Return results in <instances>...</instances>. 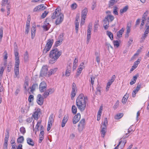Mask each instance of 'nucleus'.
Listing matches in <instances>:
<instances>
[{"instance_id": "nucleus-1", "label": "nucleus", "mask_w": 149, "mask_h": 149, "mask_svg": "<svg viewBox=\"0 0 149 149\" xmlns=\"http://www.w3.org/2000/svg\"><path fill=\"white\" fill-rule=\"evenodd\" d=\"M87 97H85L83 94H80L77 97L76 104L78 109L81 112L83 111L86 107V100Z\"/></svg>"}, {"instance_id": "nucleus-2", "label": "nucleus", "mask_w": 149, "mask_h": 149, "mask_svg": "<svg viewBox=\"0 0 149 149\" xmlns=\"http://www.w3.org/2000/svg\"><path fill=\"white\" fill-rule=\"evenodd\" d=\"M61 54V51H59L57 48L53 49L49 53V57L50 59L49 63L51 64L55 63Z\"/></svg>"}, {"instance_id": "nucleus-3", "label": "nucleus", "mask_w": 149, "mask_h": 149, "mask_svg": "<svg viewBox=\"0 0 149 149\" xmlns=\"http://www.w3.org/2000/svg\"><path fill=\"white\" fill-rule=\"evenodd\" d=\"M57 18L55 21V23L56 25L60 24L63 21L64 19V16L62 13H61L60 11L56 8L55 12L53 13L52 16V19Z\"/></svg>"}, {"instance_id": "nucleus-4", "label": "nucleus", "mask_w": 149, "mask_h": 149, "mask_svg": "<svg viewBox=\"0 0 149 149\" xmlns=\"http://www.w3.org/2000/svg\"><path fill=\"white\" fill-rule=\"evenodd\" d=\"M54 42V40L52 39H49L47 41V42L43 50V53L46 54L50 50L52 47V45Z\"/></svg>"}, {"instance_id": "nucleus-5", "label": "nucleus", "mask_w": 149, "mask_h": 149, "mask_svg": "<svg viewBox=\"0 0 149 149\" xmlns=\"http://www.w3.org/2000/svg\"><path fill=\"white\" fill-rule=\"evenodd\" d=\"M102 125H101V128H102L101 131L102 136L103 137H104L106 133V130L107 129L108 125V120L107 118H105L103 123H102Z\"/></svg>"}, {"instance_id": "nucleus-6", "label": "nucleus", "mask_w": 149, "mask_h": 149, "mask_svg": "<svg viewBox=\"0 0 149 149\" xmlns=\"http://www.w3.org/2000/svg\"><path fill=\"white\" fill-rule=\"evenodd\" d=\"M86 122L85 119H81L79 121L78 125V130L79 132H81L85 128Z\"/></svg>"}, {"instance_id": "nucleus-7", "label": "nucleus", "mask_w": 149, "mask_h": 149, "mask_svg": "<svg viewBox=\"0 0 149 149\" xmlns=\"http://www.w3.org/2000/svg\"><path fill=\"white\" fill-rule=\"evenodd\" d=\"M19 64H15L14 70L15 74L14 77V78H17V79L19 78Z\"/></svg>"}, {"instance_id": "nucleus-8", "label": "nucleus", "mask_w": 149, "mask_h": 149, "mask_svg": "<svg viewBox=\"0 0 149 149\" xmlns=\"http://www.w3.org/2000/svg\"><path fill=\"white\" fill-rule=\"evenodd\" d=\"M48 71V67L47 65L42 67L40 73V76L43 77L47 75Z\"/></svg>"}, {"instance_id": "nucleus-9", "label": "nucleus", "mask_w": 149, "mask_h": 149, "mask_svg": "<svg viewBox=\"0 0 149 149\" xmlns=\"http://www.w3.org/2000/svg\"><path fill=\"white\" fill-rule=\"evenodd\" d=\"M47 85L44 81L41 82L39 85V90L40 92H44L47 89Z\"/></svg>"}, {"instance_id": "nucleus-10", "label": "nucleus", "mask_w": 149, "mask_h": 149, "mask_svg": "<svg viewBox=\"0 0 149 149\" xmlns=\"http://www.w3.org/2000/svg\"><path fill=\"white\" fill-rule=\"evenodd\" d=\"M36 101L37 103L40 105L43 104L44 102V98L41 94H38L37 97Z\"/></svg>"}, {"instance_id": "nucleus-11", "label": "nucleus", "mask_w": 149, "mask_h": 149, "mask_svg": "<svg viewBox=\"0 0 149 149\" xmlns=\"http://www.w3.org/2000/svg\"><path fill=\"white\" fill-rule=\"evenodd\" d=\"M41 113L40 109L38 108L33 113L32 115V117L34 119L37 120L38 118V115Z\"/></svg>"}, {"instance_id": "nucleus-12", "label": "nucleus", "mask_w": 149, "mask_h": 149, "mask_svg": "<svg viewBox=\"0 0 149 149\" xmlns=\"http://www.w3.org/2000/svg\"><path fill=\"white\" fill-rule=\"evenodd\" d=\"M46 7L44 6L43 4H41L36 6L33 9L34 12H38L44 10Z\"/></svg>"}, {"instance_id": "nucleus-13", "label": "nucleus", "mask_w": 149, "mask_h": 149, "mask_svg": "<svg viewBox=\"0 0 149 149\" xmlns=\"http://www.w3.org/2000/svg\"><path fill=\"white\" fill-rule=\"evenodd\" d=\"M81 118V115L78 113L74 116L72 120V122L74 124H75L79 122Z\"/></svg>"}, {"instance_id": "nucleus-14", "label": "nucleus", "mask_w": 149, "mask_h": 149, "mask_svg": "<svg viewBox=\"0 0 149 149\" xmlns=\"http://www.w3.org/2000/svg\"><path fill=\"white\" fill-rule=\"evenodd\" d=\"M14 55L15 56V64H19V53L18 52L14 51Z\"/></svg>"}, {"instance_id": "nucleus-15", "label": "nucleus", "mask_w": 149, "mask_h": 149, "mask_svg": "<svg viewBox=\"0 0 149 149\" xmlns=\"http://www.w3.org/2000/svg\"><path fill=\"white\" fill-rule=\"evenodd\" d=\"M71 69L72 65H71L69 64L67 66L65 74L66 76L68 77L70 75Z\"/></svg>"}, {"instance_id": "nucleus-16", "label": "nucleus", "mask_w": 149, "mask_h": 149, "mask_svg": "<svg viewBox=\"0 0 149 149\" xmlns=\"http://www.w3.org/2000/svg\"><path fill=\"white\" fill-rule=\"evenodd\" d=\"M140 63V60L138 59L137 61H135L134 64L130 70V72H132L134 69H135L138 66V65Z\"/></svg>"}, {"instance_id": "nucleus-17", "label": "nucleus", "mask_w": 149, "mask_h": 149, "mask_svg": "<svg viewBox=\"0 0 149 149\" xmlns=\"http://www.w3.org/2000/svg\"><path fill=\"white\" fill-rule=\"evenodd\" d=\"M68 117L67 115H65L64 116L62 122L61 127H63L65 126V124L68 121Z\"/></svg>"}, {"instance_id": "nucleus-18", "label": "nucleus", "mask_w": 149, "mask_h": 149, "mask_svg": "<svg viewBox=\"0 0 149 149\" xmlns=\"http://www.w3.org/2000/svg\"><path fill=\"white\" fill-rule=\"evenodd\" d=\"M125 29L122 28L120 31H118L117 33V36L118 38H120L122 37V34L123 33Z\"/></svg>"}, {"instance_id": "nucleus-19", "label": "nucleus", "mask_w": 149, "mask_h": 149, "mask_svg": "<svg viewBox=\"0 0 149 149\" xmlns=\"http://www.w3.org/2000/svg\"><path fill=\"white\" fill-rule=\"evenodd\" d=\"M27 143L29 145L33 146L34 145V143L33 141L30 138H27L26 139Z\"/></svg>"}, {"instance_id": "nucleus-20", "label": "nucleus", "mask_w": 149, "mask_h": 149, "mask_svg": "<svg viewBox=\"0 0 149 149\" xmlns=\"http://www.w3.org/2000/svg\"><path fill=\"white\" fill-rule=\"evenodd\" d=\"M77 89L72 88V91L71 94V97L72 100H73L76 95L77 92Z\"/></svg>"}, {"instance_id": "nucleus-21", "label": "nucleus", "mask_w": 149, "mask_h": 149, "mask_svg": "<svg viewBox=\"0 0 149 149\" xmlns=\"http://www.w3.org/2000/svg\"><path fill=\"white\" fill-rule=\"evenodd\" d=\"M36 30V27L33 26L31 29V38L33 39L34 37L35 32Z\"/></svg>"}, {"instance_id": "nucleus-22", "label": "nucleus", "mask_w": 149, "mask_h": 149, "mask_svg": "<svg viewBox=\"0 0 149 149\" xmlns=\"http://www.w3.org/2000/svg\"><path fill=\"white\" fill-rule=\"evenodd\" d=\"M99 26V21L97 20L96 21L95 23L94 26V31L96 32L97 31V29Z\"/></svg>"}, {"instance_id": "nucleus-23", "label": "nucleus", "mask_w": 149, "mask_h": 149, "mask_svg": "<svg viewBox=\"0 0 149 149\" xmlns=\"http://www.w3.org/2000/svg\"><path fill=\"white\" fill-rule=\"evenodd\" d=\"M128 97V95H127V94L124 96L122 101V102L123 104H125L126 103Z\"/></svg>"}, {"instance_id": "nucleus-24", "label": "nucleus", "mask_w": 149, "mask_h": 149, "mask_svg": "<svg viewBox=\"0 0 149 149\" xmlns=\"http://www.w3.org/2000/svg\"><path fill=\"white\" fill-rule=\"evenodd\" d=\"M128 8V6H126L123 8V9H121L120 10V14L122 15L123 13L126 12Z\"/></svg>"}, {"instance_id": "nucleus-25", "label": "nucleus", "mask_w": 149, "mask_h": 149, "mask_svg": "<svg viewBox=\"0 0 149 149\" xmlns=\"http://www.w3.org/2000/svg\"><path fill=\"white\" fill-rule=\"evenodd\" d=\"M138 76V75H136L133 77V80H132V81L130 82V85H132L135 83Z\"/></svg>"}, {"instance_id": "nucleus-26", "label": "nucleus", "mask_w": 149, "mask_h": 149, "mask_svg": "<svg viewBox=\"0 0 149 149\" xmlns=\"http://www.w3.org/2000/svg\"><path fill=\"white\" fill-rule=\"evenodd\" d=\"M38 87V85L37 84H33L31 87H30L31 89V92H33L35 90L36 88Z\"/></svg>"}, {"instance_id": "nucleus-27", "label": "nucleus", "mask_w": 149, "mask_h": 149, "mask_svg": "<svg viewBox=\"0 0 149 149\" xmlns=\"http://www.w3.org/2000/svg\"><path fill=\"white\" fill-rule=\"evenodd\" d=\"M54 121V115L53 114H52L50 116L48 123H52Z\"/></svg>"}, {"instance_id": "nucleus-28", "label": "nucleus", "mask_w": 149, "mask_h": 149, "mask_svg": "<svg viewBox=\"0 0 149 149\" xmlns=\"http://www.w3.org/2000/svg\"><path fill=\"white\" fill-rule=\"evenodd\" d=\"M109 21V22H112L114 19V17L111 15H108L105 17Z\"/></svg>"}, {"instance_id": "nucleus-29", "label": "nucleus", "mask_w": 149, "mask_h": 149, "mask_svg": "<svg viewBox=\"0 0 149 149\" xmlns=\"http://www.w3.org/2000/svg\"><path fill=\"white\" fill-rule=\"evenodd\" d=\"M107 34L111 40H112L113 39V35L112 33L110 31H107Z\"/></svg>"}, {"instance_id": "nucleus-30", "label": "nucleus", "mask_w": 149, "mask_h": 149, "mask_svg": "<svg viewBox=\"0 0 149 149\" xmlns=\"http://www.w3.org/2000/svg\"><path fill=\"white\" fill-rule=\"evenodd\" d=\"M77 108L74 105H73L72 106V113L74 114H75L76 113L77 111Z\"/></svg>"}, {"instance_id": "nucleus-31", "label": "nucleus", "mask_w": 149, "mask_h": 149, "mask_svg": "<svg viewBox=\"0 0 149 149\" xmlns=\"http://www.w3.org/2000/svg\"><path fill=\"white\" fill-rule=\"evenodd\" d=\"M118 0H110L109 1V5L113 6L115 3H116Z\"/></svg>"}, {"instance_id": "nucleus-32", "label": "nucleus", "mask_w": 149, "mask_h": 149, "mask_svg": "<svg viewBox=\"0 0 149 149\" xmlns=\"http://www.w3.org/2000/svg\"><path fill=\"white\" fill-rule=\"evenodd\" d=\"M112 83L109 81V82L107 83V86L106 88V91H107L109 90V89L111 85L112 84Z\"/></svg>"}, {"instance_id": "nucleus-33", "label": "nucleus", "mask_w": 149, "mask_h": 149, "mask_svg": "<svg viewBox=\"0 0 149 149\" xmlns=\"http://www.w3.org/2000/svg\"><path fill=\"white\" fill-rule=\"evenodd\" d=\"M63 39V33H61L58 37V40L62 43V41Z\"/></svg>"}, {"instance_id": "nucleus-34", "label": "nucleus", "mask_w": 149, "mask_h": 149, "mask_svg": "<svg viewBox=\"0 0 149 149\" xmlns=\"http://www.w3.org/2000/svg\"><path fill=\"white\" fill-rule=\"evenodd\" d=\"M24 138L23 136H21L19 137L17 139V142L18 143H22L23 142Z\"/></svg>"}, {"instance_id": "nucleus-35", "label": "nucleus", "mask_w": 149, "mask_h": 149, "mask_svg": "<svg viewBox=\"0 0 149 149\" xmlns=\"http://www.w3.org/2000/svg\"><path fill=\"white\" fill-rule=\"evenodd\" d=\"M57 68H55L54 69L51 70L49 72V73L50 74H54L57 71Z\"/></svg>"}, {"instance_id": "nucleus-36", "label": "nucleus", "mask_w": 149, "mask_h": 149, "mask_svg": "<svg viewBox=\"0 0 149 149\" xmlns=\"http://www.w3.org/2000/svg\"><path fill=\"white\" fill-rule=\"evenodd\" d=\"M148 34H146L144 32V34L142 36L141 38V40H140V42L141 43L145 39L146 37L147 36Z\"/></svg>"}, {"instance_id": "nucleus-37", "label": "nucleus", "mask_w": 149, "mask_h": 149, "mask_svg": "<svg viewBox=\"0 0 149 149\" xmlns=\"http://www.w3.org/2000/svg\"><path fill=\"white\" fill-rule=\"evenodd\" d=\"M88 13V10L87 8H85L82 11L81 15H86Z\"/></svg>"}, {"instance_id": "nucleus-38", "label": "nucleus", "mask_w": 149, "mask_h": 149, "mask_svg": "<svg viewBox=\"0 0 149 149\" xmlns=\"http://www.w3.org/2000/svg\"><path fill=\"white\" fill-rule=\"evenodd\" d=\"M123 116V113H120L116 115L115 116V118L116 119H119L121 118Z\"/></svg>"}, {"instance_id": "nucleus-39", "label": "nucleus", "mask_w": 149, "mask_h": 149, "mask_svg": "<svg viewBox=\"0 0 149 149\" xmlns=\"http://www.w3.org/2000/svg\"><path fill=\"white\" fill-rule=\"evenodd\" d=\"M49 94L47 90H46L44 93L43 94V96L44 98H46L48 96Z\"/></svg>"}, {"instance_id": "nucleus-40", "label": "nucleus", "mask_w": 149, "mask_h": 149, "mask_svg": "<svg viewBox=\"0 0 149 149\" xmlns=\"http://www.w3.org/2000/svg\"><path fill=\"white\" fill-rule=\"evenodd\" d=\"M3 27H1L0 29V42H1L3 36Z\"/></svg>"}, {"instance_id": "nucleus-41", "label": "nucleus", "mask_w": 149, "mask_h": 149, "mask_svg": "<svg viewBox=\"0 0 149 149\" xmlns=\"http://www.w3.org/2000/svg\"><path fill=\"white\" fill-rule=\"evenodd\" d=\"M148 13V11H146L143 14L142 18V20H144L145 21L146 20V17L147 16Z\"/></svg>"}, {"instance_id": "nucleus-42", "label": "nucleus", "mask_w": 149, "mask_h": 149, "mask_svg": "<svg viewBox=\"0 0 149 149\" xmlns=\"http://www.w3.org/2000/svg\"><path fill=\"white\" fill-rule=\"evenodd\" d=\"M6 4H7V6H8V5H9V3H8V0H3L1 3L2 6H5Z\"/></svg>"}, {"instance_id": "nucleus-43", "label": "nucleus", "mask_w": 149, "mask_h": 149, "mask_svg": "<svg viewBox=\"0 0 149 149\" xmlns=\"http://www.w3.org/2000/svg\"><path fill=\"white\" fill-rule=\"evenodd\" d=\"M103 23L104 25H109V21L105 17L103 20Z\"/></svg>"}, {"instance_id": "nucleus-44", "label": "nucleus", "mask_w": 149, "mask_h": 149, "mask_svg": "<svg viewBox=\"0 0 149 149\" xmlns=\"http://www.w3.org/2000/svg\"><path fill=\"white\" fill-rule=\"evenodd\" d=\"M34 96L33 95H30L28 98V101L29 102H31L33 100Z\"/></svg>"}, {"instance_id": "nucleus-45", "label": "nucleus", "mask_w": 149, "mask_h": 149, "mask_svg": "<svg viewBox=\"0 0 149 149\" xmlns=\"http://www.w3.org/2000/svg\"><path fill=\"white\" fill-rule=\"evenodd\" d=\"M97 93L99 95L101 94V88L100 86H98L97 88Z\"/></svg>"}, {"instance_id": "nucleus-46", "label": "nucleus", "mask_w": 149, "mask_h": 149, "mask_svg": "<svg viewBox=\"0 0 149 149\" xmlns=\"http://www.w3.org/2000/svg\"><path fill=\"white\" fill-rule=\"evenodd\" d=\"M95 78V77L93 75H91V84L93 85L94 83V80Z\"/></svg>"}, {"instance_id": "nucleus-47", "label": "nucleus", "mask_w": 149, "mask_h": 149, "mask_svg": "<svg viewBox=\"0 0 149 149\" xmlns=\"http://www.w3.org/2000/svg\"><path fill=\"white\" fill-rule=\"evenodd\" d=\"M20 132L23 134H24L26 132L25 129L24 127H22L20 128Z\"/></svg>"}, {"instance_id": "nucleus-48", "label": "nucleus", "mask_w": 149, "mask_h": 149, "mask_svg": "<svg viewBox=\"0 0 149 149\" xmlns=\"http://www.w3.org/2000/svg\"><path fill=\"white\" fill-rule=\"evenodd\" d=\"M75 26L76 32L77 33L79 29V22H75Z\"/></svg>"}, {"instance_id": "nucleus-49", "label": "nucleus", "mask_w": 149, "mask_h": 149, "mask_svg": "<svg viewBox=\"0 0 149 149\" xmlns=\"http://www.w3.org/2000/svg\"><path fill=\"white\" fill-rule=\"evenodd\" d=\"M118 8L116 6H115L114 8V9L113 11V13L116 15H117L118 14L117 12Z\"/></svg>"}, {"instance_id": "nucleus-50", "label": "nucleus", "mask_w": 149, "mask_h": 149, "mask_svg": "<svg viewBox=\"0 0 149 149\" xmlns=\"http://www.w3.org/2000/svg\"><path fill=\"white\" fill-rule=\"evenodd\" d=\"M29 58L28 53L27 52H26L24 55V58L25 61H27Z\"/></svg>"}, {"instance_id": "nucleus-51", "label": "nucleus", "mask_w": 149, "mask_h": 149, "mask_svg": "<svg viewBox=\"0 0 149 149\" xmlns=\"http://www.w3.org/2000/svg\"><path fill=\"white\" fill-rule=\"evenodd\" d=\"M146 28L144 33H145L146 34H148L149 33V25H148L147 24H146Z\"/></svg>"}, {"instance_id": "nucleus-52", "label": "nucleus", "mask_w": 149, "mask_h": 149, "mask_svg": "<svg viewBox=\"0 0 149 149\" xmlns=\"http://www.w3.org/2000/svg\"><path fill=\"white\" fill-rule=\"evenodd\" d=\"M48 13V12L45 11L41 15V17L42 18H45L47 14Z\"/></svg>"}, {"instance_id": "nucleus-53", "label": "nucleus", "mask_w": 149, "mask_h": 149, "mask_svg": "<svg viewBox=\"0 0 149 149\" xmlns=\"http://www.w3.org/2000/svg\"><path fill=\"white\" fill-rule=\"evenodd\" d=\"M113 42L114 45L115 46H116L117 47H119V43L117 40H114Z\"/></svg>"}, {"instance_id": "nucleus-54", "label": "nucleus", "mask_w": 149, "mask_h": 149, "mask_svg": "<svg viewBox=\"0 0 149 149\" xmlns=\"http://www.w3.org/2000/svg\"><path fill=\"white\" fill-rule=\"evenodd\" d=\"M141 48H140L135 53L134 56H138L139 55V54L141 52Z\"/></svg>"}, {"instance_id": "nucleus-55", "label": "nucleus", "mask_w": 149, "mask_h": 149, "mask_svg": "<svg viewBox=\"0 0 149 149\" xmlns=\"http://www.w3.org/2000/svg\"><path fill=\"white\" fill-rule=\"evenodd\" d=\"M116 78V76L115 75H114L111 77V79L109 80V81L113 83L115 80Z\"/></svg>"}, {"instance_id": "nucleus-56", "label": "nucleus", "mask_w": 149, "mask_h": 149, "mask_svg": "<svg viewBox=\"0 0 149 149\" xmlns=\"http://www.w3.org/2000/svg\"><path fill=\"white\" fill-rule=\"evenodd\" d=\"M10 5L7 6V15H8L10 13Z\"/></svg>"}, {"instance_id": "nucleus-57", "label": "nucleus", "mask_w": 149, "mask_h": 149, "mask_svg": "<svg viewBox=\"0 0 149 149\" xmlns=\"http://www.w3.org/2000/svg\"><path fill=\"white\" fill-rule=\"evenodd\" d=\"M61 43V42L58 40V41L56 42H55V46L56 47H57L58 46L60 45Z\"/></svg>"}, {"instance_id": "nucleus-58", "label": "nucleus", "mask_w": 149, "mask_h": 149, "mask_svg": "<svg viewBox=\"0 0 149 149\" xmlns=\"http://www.w3.org/2000/svg\"><path fill=\"white\" fill-rule=\"evenodd\" d=\"M77 6V4L75 3L72 4L71 6V8L73 9H76Z\"/></svg>"}, {"instance_id": "nucleus-59", "label": "nucleus", "mask_w": 149, "mask_h": 149, "mask_svg": "<svg viewBox=\"0 0 149 149\" xmlns=\"http://www.w3.org/2000/svg\"><path fill=\"white\" fill-rule=\"evenodd\" d=\"M11 63H9L8 65V66L7 68V71L8 72H10L11 70V68L12 65H11Z\"/></svg>"}, {"instance_id": "nucleus-60", "label": "nucleus", "mask_w": 149, "mask_h": 149, "mask_svg": "<svg viewBox=\"0 0 149 149\" xmlns=\"http://www.w3.org/2000/svg\"><path fill=\"white\" fill-rule=\"evenodd\" d=\"M141 87V86L140 85H137L136 89L134 90V91L136 92L137 93L138 91L139 90Z\"/></svg>"}, {"instance_id": "nucleus-61", "label": "nucleus", "mask_w": 149, "mask_h": 149, "mask_svg": "<svg viewBox=\"0 0 149 149\" xmlns=\"http://www.w3.org/2000/svg\"><path fill=\"white\" fill-rule=\"evenodd\" d=\"M133 42V39L132 38H130L129 41L128 42V44L129 46H130Z\"/></svg>"}, {"instance_id": "nucleus-62", "label": "nucleus", "mask_w": 149, "mask_h": 149, "mask_svg": "<svg viewBox=\"0 0 149 149\" xmlns=\"http://www.w3.org/2000/svg\"><path fill=\"white\" fill-rule=\"evenodd\" d=\"M77 62H78V60L77 59V58H75L74 61V62H73V65L77 66Z\"/></svg>"}, {"instance_id": "nucleus-63", "label": "nucleus", "mask_w": 149, "mask_h": 149, "mask_svg": "<svg viewBox=\"0 0 149 149\" xmlns=\"http://www.w3.org/2000/svg\"><path fill=\"white\" fill-rule=\"evenodd\" d=\"M48 91L49 93L52 94L54 92V90L53 88H49L47 90Z\"/></svg>"}, {"instance_id": "nucleus-64", "label": "nucleus", "mask_w": 149, "mask_h": 149, "mask_svg": "<svg viewBox=\"0 0 149 149\" xmlns=\"http://www.w3.org/2000/svg\"><path fill=\"white\" fill-rule=\"evenodd\" d=\"M119 102L118 100H117L116 104H115V105L114 107V109H116V108L119 105Z\"/></svg>"}]
</instances>
